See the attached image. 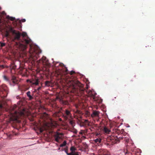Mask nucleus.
Returning a JSON list of instances; mask_svg holds the SVG:
<instances>
[{
    "label": "nucleus",
    "mask_w": 155,
    "mask_h": 155,
    "mask_svg": "<svg viewBox=\"0 0 155 155\" xmlns=\"http://www.w3.org/2000/svg\"><path fill=\"white\" fill-rule=\"evenodd\" d=\"M2 66L3 68H4V66H3V65H2Z\"/></svg>",
    "instance_id": "nucleus-48"
},
{
    "label": "nucleus",
    "mask_w": 155,
    "mask_h": 155,
    "mask_svg": "<svg viewBox=\"0 0 155 155\" xmlns=\"http://www.w3.org/2000/svg\"><path fill=\"white\" fill-rule=\"evenodd\" d=\"M103 130L105 133L106 134H109L110 132V130L106 127H104Z\"/></svg>",
    "instance_id": "nucleus-13"
},
{
    "label": "nucleus",
    "mask_w": 155,
    "mask_h": 155,
    "mask_svg": "<svg viewBox=\"0 0 155 155\" xmlns=\"http://www.w3.org/2000/svg\"><path fill=\"white\" fill-rule=\"evenodd\" d=\"M9 30L13 35L14 40L18 41L20 39L21 34L18 31L13 29L12 27L10 28Z\"/></svg>",
    "instance_id": "nucleus-4"
},
{
    "label": "nucleus",
    "mask_w": 155,
    "mask_h": 155,
    "mask_svg": "<svg viewBox=\"0 0 155 155\" xmlns=\"http://www.w3.org/2000/svg\"><path fill=\"white\" fill-rule=\"evenodd\" d=\"M30 83L33 85H38L39 83V80L38 79H36L35 80H33L31 81H30Z\"/></svg>",
    "instance_id": "nucleus-11"
},
{
    "label": "nucleus",
    "mask_w": 155,
    "mask_h": 155,
    "mask_svg": "<svg viewBox=\"0 0 155 155\" xmlns=\"http://www.w3.org/2000/svg\"><path fill=\"white\" fill-rule=\"evenodd\" d=\"M70 150L72 152H73V151H74L76 150V149L74 147H71Z\"/></svg>",
    "instance_id": "nucleus-27"
},
{
    "label": "nucleus",
    "mask_w": 155,
    "mask_h": 155,
    "mask_svg": "<svg viewBox=\"0 0 155 155\" xmlns=\"http://www.w3.org/2000/svg\"><path fill=\"white\" fill-rule=\"evenodd\" d=\"M61 103L64 105H68L69 104L68 102V101H61Z\"/></svg>",
    "instance_id": "nucleus-21"
},
{
    "label": "nucleus",
    "mask_w": 155,
    "mask_h": 155,
    "mask_svg": "<svg viewBox=\"0 0 155 155\" xmlns=\"http://www.w3.org/2000/svg\"><path fill=\"white\" fill-rule=\"evenodd\" d=\"M68 73V70L67 68L65 67V72L64 74H66Z\"/></svg>",
    "instance_id": "nucleus-31"
},
{
    "label": "nucleus",
    "mask_w": 155,
    "mask_h": 155,
    "mask_svg": "<svg viewBox=\"0 0 155 155\" xmlns=\"http://www.w3.org/2000/svg\"><path fill=\"white\" fill-rule=\"evenodd\" d=\"M123 139L124 141L128 142L127 138L123 137L121 132L119 130H117L115 134L108 137L107 140V142H111L112 144H114L119 143L120 140Z\"/></svg>",
    "instance_id": "nucleus-2"
},
{
    "label": "nucleus",
    "mask_w": 155,
    "mask_h": 155,
    "mask_svg": "<svg viewBox=\"0 0 155 155\" xmlns=\"http://www.w3.org/2000/svg\"><path fill=\"white\" fill-rule=\"evenodd\" d=\"M37 62L38 64H42L43 65L47 67L49 66L50 65L48 60L44 56H43L41 59L37 61Z\"/></svg>",
    "instance_id": "nucleus-5"
},
{
    "label": "nucleus",
    "mask_w": 155,
    "mask_h": 155,
    "mask_svg": "<svg viewBox=\"0 0 155 155\" xmlns=\"http://www.w3.org/2000/svg\"><path fill=\"white\" fill-rule=\"evenodd\" d=\"M54 63V64L55 65V66H56V65L58 64V66H60L61 67L64 66V64L62 63H59L58 62H56V63Z\"/></svg>",
    "instance_id": "nucleus-20"
},
{
    "label": "nucleus",
    "mask_w": 155,
    "mask_h": 155,
    "mask_svg": "<svg viewBox=\"0 0 155 155\" xmlns=\"http://www.w3.org/2000/svg\"><path fill=\"white\" fill-rule=\"evenodd\" d=\"M101 139L100 138H97L94 140V142L97 144H99L101 143Z\"/></svg>",
    "instance_id": "nucleus-18"
},
{
    "label": "nucleus",
    "mask_w": 155,
    "mask_h": 155,
    "mask_svg": "<svg viewBox=\"0 0 155 155\" xmlns=\"http://www.w3.org/2000/svg\"><path fill=\"white\" fill-rule=\"evenodd\" d=\"M41 87H40L37 88V90L38 91H39L41 89Z\"/></svg>",
    "instance_id": "nucleus-37"
},
{
    "label": "nucleus",
    "mask_w": 155,
    "mask_h": 155,
    "mask_svg": "<svg viewBox=\"0 0 155 155\" xmlns=\"http://www.w3.org/2000/svg\"><path fill=\"white\" fill-rule=\"evenodd\" d=\"M85 116L86 117H89L90 116V112L88 111H86L85 114Z\"/></svg>",
    "instance_id": "nucleus-22"
},
{
    "label": "nucleus",
    "mask_w": 155,
    "mask_h": 155,
    "mask_svg": "<svg viewBox=\"0 0 155 155\" xmlns=\"http://www.w3.org/2000/svg\"><path fill=\"white\" fill-rule=\"evenodd\" d=\"M90 92H91V91H90V92H89V94H90Z\"/></svg>",
    "instance_id": "nucleus-49"
},
{
    "label": "nucleus",
    "mask_w": 155,
    "mask_h": 155,
    "mask_svg": "<svg viewBox=\"0 0 155 155\" xmlns=\"http://www.w3.org/2000/svg\"><path fill=\"white\" fill-rule=\"evenodd\" d=\"M71 111L68 109H66L63 115V117L65 120H67L71 118Z\"/></svg>",
    "instance_id": "nucleus-7"
},
{
    "label": "nucleus",
    "mask_w": 155,
    "mask_h": 155,
    "mask_svg": "<svg viewBox=\"0 0 155 155\" xmlns=\"http://www.w3.org/2000/svg\"><path fill=\"white\" fill-rule=\"evenodd\" d=\"M66 153V154H67V153H68V150H65Z\"/></svg>",
    "instance_id": "nucleus-40"
},
{
    "label": "nucleus",
    "mask_w": 155,
    "mask_h": 155,
    "mask_svg": "<svg viewBox=\"0 0 155 155\" xmlns=\"http://www.w3.org/2000/svg\"><path fill=\"white\" fill-rule=\"evenodd\" d=\"M60 120H61V118H60Z\"/></svg>",
    "instance_id": "nucleus-47"
},
{
    "label": "nucleus",
    "mask_w": 155,
    "mask_h": 155,
    "mask_svg": "<svg viewBox=\"0 0 155 155\" xmlns=\"http://www.w3.org/2000/svg\"><path fill=\"white\" fill-rule=\"evenodd\" d=\"M23 37V43L26 45H28L30 44L31 42V40L29 38L26 33L23 32L21 35Z\"/></svg>",
    "instance_id": "nucleus-6"
},
{
    "label": "nucleus",
    "mask_w": 155,
    "mask_h": 155,
    "mask_svg": "<svg viewBox=\"0 0 155 155\" xmlns=\"http://www.w3.org/2000/svg\"><path fill=\"white\" fill-rule=\"evenodd\" d=\"M73 132L74 134H76L77 132V131L76 130H74Z\"/></svg>",
    "instance_id": "nucleus-36"
},
{
    "label": "nucleus",
    "mask_w": 155,
    "mask_h": 155,
    "mask_svg": "<svg viewBox=\"0 0 155 155\" xmlns=\"http://www.w3.org/2000/svg\"><path fill=\"white\" fill-rule=\"evenodd\" d=\"M17 107V106L16 105H14L11 108V109L12 110H14Z\"/></svg>",
    "instance_id": "nucleus-30"
},
{
    "label": "nucleus",
    "mask_w": 155,
    "mask_h": 155,
    "mask_svg": "<svg viewBox=\"0 0 155 155\" xmlns=\"http://www.w3.org/2000/svg\"><path fill=\"white\" fill-rule=\"evenodd\" d=\"M9 35V32L8 31H6V33L5 34V36L6 37H8Z\"/></svg>",
    "instance_id": "nucleus-32"
},
{
    "label": "nucleus",
    "mask_w": 155,
    "mask_h": 155,
    "mask_svg": "<svg viewBox=\"0 0 155 155\" xmlns=\"http://www.w3.org/2000/svg\"><path fill=\"white\" fill-rule=\"evenodd\" d=\"M74 73H75V72L74 71H72L70 72V74L71 75H72V74H74Z\"/></svg>",
    "instance_id": "nucleus-34"
},
{
    "label": "nucleus",
    "mask_w": 155,
    "mask_h": 155,
    "mask_svg": "<svg viewBox=\"0 0 155 155\" xmlns=\"http://www.w3.org/2000/svg\"><path fill=\"white\" fill-rule=\"evenodd\" d=\"M30 81H31L30 80H27V82H30Z\"/></svg>",
    "instance_id": "nucleus-42"
},
{
    "label": "nucleus",
    "mask_w": 155,
    "mask_h": 155,
    "mask_svg": "<svg viewBox=\"0 0 155 155\" xmlns=\"http://www.w3.org/2000/svg\"><path fill=\"white\" fill-rule=\"evenodd\" d=\"M21 46L22 47V49L23 51L25 50L27 48V46L25 45H21Z\"/></svg>",
    "instance_id": "nucleus-25"
},
{
    "label": "nucleus",
    "mask_w": 155,
    "mask_h": 155,
    "mask_svg": "<svg viewBox=\"0 0 155 155\" xmlns=\"http://www.w3.org/2000/svg\"><path fill=\"white\" fill-rule=\"evenodd\" d=\"M79 134H83V132L81 131L79 132Z\"/></svg>",
    "instance_id": "nucleus-39"
},
{
    "label": "nucleus",
    "mask_w": 155,
    "mask_h": 155,
    "mask_svg": "<svg viewBox=\"0 0 155 155\" xmlns=\"http://www.w3.org/2000/svg\"><path fill=\"white\" fill-rule=\"evenodd\" d=\"M69 123L70 124L72 125V126H73L74 124V122L73 120H70L69 121Z\"/></svg>",
    "instance_id": "nucleus-28"
},
{
    "label": "nucleus",
    "mask_w": 155,
    "mask_h": 155,
    "mask_svg": "<svg viewBox=\"0 0 155 155\" xmlns=\"http://www.w3.org/2000/svg\"><path fill=\"white\" fill-rule=\"evenodd\" d=\"M51 82L50 81H46L45 82V86L49 87L51 86Z\"/></svg>",
    "instance_id": "nucleus-16"
},
{
    "label": "nucleus",
    "mask_w": 155,
    "mask_h": 155,
    "mask_svg": "<svg viewBox=\"0 0 155 155\" xmlns=\"http://www.w3.org/2000/svg\"><path fill=\"white\" fill-rule=\"evenodd\" d=\"M63 135V134L62 133L57 132L56 134L54 135V137L55 138V141L59 143V140L61 139V136Z\"/></svg>",
    "instance_id": "nucleus-8"
},
{
    "label": "nucleus",
    "mask_w": 155,
    "mask_h": 155,
    "mask_svg": "<svg viewBox=\"0 0 155 155\" xmlns=\"http://www.w3.org/2000/svg\"><path fill=\"white\" fill-rule=\"evenodd\" d=\"M27 96L29 97L30 100H31L33 99V97L31 95V92L30 91H28L26 93Z\"/></svg>",
    "instance_id": "nucleus-14"
},
{
    "label": "nucleus",
    "mask_w": 155,
    "mask_h": 155,
    "mask_svg": "<svg viewBox=\"0 0 155 155\" xmlns=\"http://www.w3.org/2000/svg\"><path fill=\"white\" fill-rule=\"evenodd\" d=\"M57 73L58 75H60L61 77L63 75V71L61 70H59L58 71H57Z\"/></svg>",
    "instance_id": "nucleus-17"
},
{
    "label": "nucleus",
    "mask_w": 155,
    "mask_h": 155,
    "mask_svg": "<svg viewBox=\"0 0 155 155\" xmlns=\"http://www.w3.org/2000/svg\"><path fill=\"white\" fill-rule=\"evenodd\" d=\"M41 52V51L36 46L33 47L30 45L29 53L31 59L33 61H35L39 57V54Z\"/></svg>",
    "instance_id": "nucleus-3"
},
{
    "label": "nucleus",
    "mask_w": 155,
    "mask_h": 155,
    "mask_svg": "<svg viewBox=\"0 0 155 155\" xmlns=\"http://www.w3.org/2000/svg\"><path fill=\"white\" fill-rule=\"evenodd\" d=\"M69 84L71 88V91L78 96H81L85 91L83 88V85L76 79L69 81Z\"/></svg>",
    "instance_id": "nucleus-1"
},
{
    "label": "nucleus",
    "mask_w": 155,
    "mask_h": 155,
    "mask_svg": "<svg viewBox=\"0 0 155 155\" xmlns=\"http://www.w3.org/2000/svg\"><path fill=\"white\" fill-rule=\"evenodd\" d=\"M0 44L1 45V47H2L4 46L5 45V44L4 43L0 42Z\"/></svg>",
    "instance_id": "nucleus-29"
},
{
    "label": "nucleus",
    "mask_w": 155,
    "mask_h": 155,
    "mask_svg": "<svg viewBox=\"0 0 155 155\" xmlns=\"http://www.w3.org/2000/svg\"><path fill=\"white\" fill-rule=\"evenodd\" d=\"M40 131L41 132H42V130H40Z\"/></svg>",
    "instance_id": "nucleus-45"
},
{
    "label": "nucleus",
    "mask_w": 155,
    "mask_h": 155,
    "mask_svg": "<svg viewBox=\"0 0 155 155\" xmlns=\"http://www.w3.org/2000/svg\"><path fill=\"white\" fill-rule=\"evenodd\" d=\"M6 18L8 20H10L11 21H13L15 20V18L10 17L9 15L7 16Z\"/></svg>",
    "instance_id": "nucleus-19"
},
{
    "label": "nucleus",
    "mask_w": 155,
    "mask_h": 155,
    "mask_svg": "<svg viewBox=\"0 0 155 155\" xmlns=\"http://www.w3.org/2000/svg\"><path fill=\"white\" fill-rule=\"evenodd\" d=\"M26 110L25 109H23L21 111H20L18 113L21 116H25L27 115V114H26Z\"/></svg>",
    "instance_id": "nucleus-12"
},
{
    "label": "nucleus",
    "mask_w": 155,
    "mask_h": 155,
    "mask_svg": "<svg viewBox=\"0 0 155 155\" xmlns=\"http://www.w3.org/2000/svg\"><path fill=\"white\" fill-rule=\"evenodd\" d=\"M3 107L2 105V104H0V107L1 108H2Z\"/></svg>",
    "instance_id": "nucleus-41"
},
{
    "label": "nucleus",
    "mask_w": 155,
    "mask_h": 155,
    "mask_svg": "<svg viewBox=\"0 0 155 155\" xmlns=\"http://www.w3.org/2000/svg\"><path fill=\"white\" fill-rule=\"evenodd\" d=\"M43 114L44 115H47V114L46 113H44Z\"/></svg>",
    "instance_id": "nucleus-43"
},
{
    "label": "nucleus",
    "mask_w": 155,
    "mask_h": 155,
    "mask_svg": "<svg viewBox=\"0 0 155 155\" xmlns=\"http://www.w3.org/2000/svg\"><path fill=\"white\" fill-rule=\"evenodd\" d=\"M1 20L0 19V24H1Z\"/></svg>",
    "instance_id": "nucleus-46"
},
{
    "label": "nucleus",
    "mask_w": 155,
    "mask_h": 155,
    "mask_svg": "<svg viewBox=\"0 0 155 155\" xmlns=\"http://www.w3.org/2000/svg\"><path fill=\"white\" fill-rule=\"evenodd\" d=\"M68 155H79L78 153H74L73 152H71V153H67Z\"/></svg>",
    "instance_id": "nucleus-23"
},
{
    "label": "nucleus",
    "mask_w": 155,
    "mask_h": 155,
    "mask_svg": "<svg viewBox=\"0 0 155 155\" xmlns=\"http://www.w3.org/2000/svg\"><path fill=\"white\" fill-rule=\"evenodd\" d=\"M66 141H64L62 144L60 145V147H62L65 146L66 145Z\"/></svg>",
    "instance_id": "nucleus-24"
},
{
    "label": "nucleus",
    "mask_w": 155,
    "mask_h": 155,
    "mask_svg": "<svg viewBox=\"0 0 155 155\" xmlns=\"http://www.w3.org/2000/svg\"><path fill=\"white\" fill-rule=\"evenodd\" d=\"M15 114H16L18 113V112L17 111H15Z\"/></svg>",
    "instance_id": "nucleus-44"
},
{
    "label": "nucleus",
    "mask_w": 155,
    "mask_h": 155,
    "mask_svg": "<svg viewBox=\"0 0 155 155\" xmlns=\"http://www.w3.org/2000/svg\"><path fill=\"white\" fill-rule=\"evenodd\" d=\"M100 112L98 111L93 110L92 114H91V116L92 117L99 116Z\"/></svg>",
    "instance_id": "nucleus-10"
},
{
    "label": "nucleus",
    "mask_w": 155,
    "mask_h": 155,
    "mask_svg": "<svg viewBox=\"0 0 155 155\" xmlns=\"http://www.w3.org/2000/svg\"><path fill=\"white\" fill-rule=\"evenodd\" d=\"M11 80L13 83L14 84H17L18 83V80L15 76L13 75L12 76Z\"/></svg>",
    "instance_id": "nucleus-9"
},
{
    "label": "nucleus",
    "mask_w": 155,
    "mask_h": 155,
    "mask_svg": "<svg viewBox=\"0 0 155 155\" xmlns=\"http://www.w3.org/2000/svg\"><path fill=\"white\" fill-rule=\"evenodd\" d=\"M125 154H127V153H129V152L128 151V150H126V152L125 153Z\"/></svg>",
    "instance_id": "nucleus-38"
},
{
    "label": "nucleus",
    "mask_w": 155,
    "mask_h": 155,
    "mask_svg": "<svg viewBox=\"0 0 155 155\" xmlns=\"http://www.w3.org/2000/svg\"><path fill=\"white\" fill-rule=\"evenodd\" d=\"M26 21V20L25 19H22L21 20V21L22 22H25Z\"/></svg>",
    "instance_id": "nucleus-35"
},
{
    "label": "nucleus",
    "mask_w": 155,
    "mask_h": 155,
    "mask_svg": "<svg viewBox=\"0 0 155 155\" xmlns=\"http://www.w3.org/2000/svg\"><path fill=\"white\" fill-rule=\"evenodd\" d=\"M3 78L4 80H5L7 81H9V79L8 78V77L4 75L3 76Z\"/></svg>",
    "instance_id": "nucleus-26"
},
{
    "label": "nucleus",
    "mask_w": 155,
    "mask_h": 155,
    "mask_svg": "<svg viewBox=\"0 0 155 155\" xmlns=\"http://www.w3.org/2000/svg\"><path fill=\"white\" fill-rule=\"evenodd\" d=\"M2 14V15H6V13H5V12H4V11H3L2 12V13H1L0 12V16L1 15V14Z\"/></svg>",
    "instance_id": "nucleus-33"
},
{
    "label": "nucleus",
    "mask_w": 155,
    "mask_h": 155,
    "mask_svg": "<svg viewBox=\"0 0 155 155\" xmlns=\"http://www.w3.org/2000/svg\"><path fill=\"white\" fill-rule=\"evenodd\" d=\"M96 94H93L91 93V94H89V95L93 98L94 101H96L97 100L95 97V96Z\"/></svg>",
    "instance_id": "nucleus-15"
}]
</instances>
